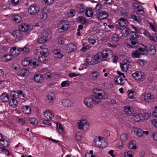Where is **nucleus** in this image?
Segmentation results:
<instances>
[{
    "label": "nucleus",
    "mask_w": 157,
    "mask_h": 157,
    "mask_svg": "<svg viewBox=\"0 0 157 157\" xmlns=\"http://www.w3.org/2000/svg\"><path fill=\"white\" fill-rule=\"evenodd\" d=\"M93 95L85 98L83 101L85 105L88 108H91L93 105H97L101 101L107 99L108 94L103 90L98 89L93 90Z\"/></svg>",
    "instance_id": "obj_1"
},
{
    "label": "nucleus",
    "mask_w": 157,
    "mask_h": 157,
    "mask_svg": "<svg viewBox=\"0 0 157 157\" xmlns=\"http://www.w3.org/2000/svg\"><path fill=\"white\" fill-rule=\"evenodd\" d=\"M132 27L136 32H132L131 37L127 40V45L131 47L134 48L137 45L138 42L136 39L139 37V35L137 34V33H142L140 32L141 29H138L133 25H132Z\"/></svg>",
    "instance_id": "obj_2"
},
{
    "label": "nucleus",
    "mask_w": 157,
    "mask_h": 157,
    "mask_svg": "<svg viewBox=\"0 0 157 157\" xmlns=\"http://www.w3.org/2000/svg\"><path fill=\"white\" fill-rule=\"evenodd\" d=\"M110 51L103 50L98 52L95 56V59H96L97 63H99L101 61H107L109 59V56Z\"/></svg>",
    "instance_id": "obj_3"
},
{
    "label": "nucleus",
    "mask_w": 157,
    "mask_h": 157,
    "mask_svg": "<svg viewBox=\"0 0 157 157\" xmlns=\"http://www.w3.org/2000/svg\"><path fill=\"white\" fill-rule=\"evenodd\" d=\"M42 50L40 51V54L38 56V58L40 62H44L46 61V58L49 55V52L46 47L43 45L40 46Z\"/></svg>",
    "instance_id": "obj_4"
},
{
    "label": "nucleus",
    "mask_w": 157,
    "mask_h": 157,
    "mask_svg": "<svg viewBox=\"0 0 157 157\" xmlns=\"http://www.w3.org/2000/svg\"><path fill=\"white\" fill-rule=\"evenodd\" d=\"M22 64L25 67L30 66L34 68L38 67L40 66L39 63L36 59H31L29 58L25 59L22 61Z\"/></svg>",
    "instance_id": "obj_5"
},
{
    "label": "nucleus",
    "mask_w": 157,
    "mask_h": 157,
    "mask_svg": "<svg viewBox=\"0 0 157 157\" xmlns=\"http://www.w3.org/2000/svg\"><path fill=\"white\" fill-rule=\"evenodd\" d=\"M94 143L96 146L101 148H105L107 145L104 139L101 136L95 137L94 140Z\"/></svg>",
    "instance_id": "obj_6"
},
{
    "label": "nucleus",
    "mask_w": 157,
    "mask_h": 157,
    "mask_svg": "<svg viewBox=\"0 0 157 157\" xmlns=\"http://www.w3.org/2000/svg\"><path fill=\"white\" fill-rule=\"evenodd\" d=\"M69 27V23L66 20H62L60 21L57 26L58 30L60 32L66 31Z\"/></svg>",
    "instance_id": "obj_7"
},
{
    "label": "nucleus",
    "mask_w": 157,
    "mask_h": 157,
    "mask_svg": "<svg viewBox=\"0 0 157 157\" xmlns=\"http://www.w3.org/2000/svg\"><path fill=\"white\" fill-rule=\"evenodd\" d=\"M78 128L82 130H86L89 126L88 121L86 119H82L78 121Z\"/></svg>",
    "instance_id": "obj_8"
},
{
    "label": "nucleus",
    "mask_w": 157,
    "mask_h": 157,
    "mask_svg": "<svg viewBox=\"0 0 157 157\" xmlns=\"http://www.w3.org/2000/svg\"><path fill=\"white\" fill-rule=\"evenodd\" d=\"M145 73L141 71H136L132 74L133 78L137 81L142 82L145 79Z\"/></svg>",
    "instance_id": "obj_9"
},
{
    "label": "nucleus",
    "mask_w": 157,
    "mask_h": 157,
    "mask_svg": "<svg viewBox=\"0 0 157 157\" xmlns=\"http://www.w3.org/2000/svg\"><path fill=\"white\" fill-rule=\"evenodd\" d=\"M128 24V21L125 18L121 17L118 20V24L115 25V26L117 29L121 30L122 27L127 25Z\"/></svg>",
    "instance_id": "obj_10"
},
{
    "label": "nucleus",
    "mask_w": 157,
    "mask_h": 157,
    "mask_svg": "<svg viewBox=\"0 0 157 157\" xmlns=\"http://www.w3.org/2000/svg\"><path fill=\"white\" fill-rule=\"evenodd\" d=\"M141 31L142 33H143V34L145 36L149 38L151 40L155 41H157V35L155 34H153L151 36L148 32L144 29H141Z\"/></svg>",
    "instance_id": "obj_11"
},
{
    "label": "nucleus",
    "mask_w": 157,
    "mask_h": 157,
    "mask_svg": "<svg viewBox=\"0 0 157 157\" xmlns=\"http://www.w3.org/2000/svg\"><path fill=\"white\" fill-rule=\"evenodd\" d=\"M40 11L39 7L35 5L31 6L28 10V13L29 14L32 15L37 14Z\"/></svg>",
    "instance_id": "obj_12"
},
{
    "label": "nucleus",
    "mask_w": 157,
    "mask_h": 157,
    "mask_svg": "<svg viewBox=\"0 0 157 157\" xmlns=\"http://www.w3.org/2000/svg\"><path fill=\"white\" fill-rule=\"evenodd\" d=\"M130 62L127 59H124L121 63H120L121 70L124 71H127L129 66Z\"/></svg>",
    "instance_id": "obj_13"
},
{
    "label": "nucleus",
    "mask_w": 157,
    "mask_h": 157,
    "mask_svg": "<svg viewBox=\"0 0 157 157\" xmlns=\"http://www.w3.org/2000/svg\"><path fill=\"white\" fill-rule=\"evenodd\" d=\"M77 48V46L75 44L71 43L66 45L65 50L67 52L70 53L76 51Z\"/></svg>",
    "instance_id": "obj_14"
},
{
    "label": "nucleus",
    "mask_w": 157,
    "mask_h": 157,
    "mask_svg": "<svg viewBox=\"0 0 157 157\" xmlns=\"http://www.w3.org/2000/svg\"><path fill=\"white\" fill-rule=\"evenodd\" d=\"M32 26L27 24H22L19 27V29L21 31L29 32L31 31L32 29Z\"/></svg>",
    "instance_id": "obj_15"
},
{
    "label": "nucleus",
    "mask_w": 157,
    "mask_h": 157,
    "mask_svg": "<svg viewBox=\"0 0 157 157\" xmlns=\"http://www.w3.org/2000/svg\"><path fill=\"white\" fill-rule=\"evenodd\" d=\"M48 36V33L46 31H44L42 36L38 40V42L41 44L45 43L47 41Z\"/></svg>",
    "instance_id": "obj_16"
},
{
    "label": "nucleus",
    "mask_w": 157,
    "mask_h": 157,
    "mask_svg": "<svg viewBox=\"0 0 157 157\" xmlns=\"http://www.w3.org/2000/svg\"><path fill=\"white\" fill-rule=\"evenodd\" d=\"M124 112L127 116H132L134 113V109L128 105L124 106L123 108Z\"/></svg>",
    "instance_id": "obj_17"
},
{
    "label": "nucleus",
    "mask_w": 157,
    "mask_h": 157,
    "mask_svg": "<svg viewBox=\"0 0 157 157\" xmlns=\"http://www.w3.org/2000/svg\"><path fill=\"white\" fill-rule=\"evenodd\" d=\"M10 53L12 56H17L20 53V48L17 47H12L10 50Z\"/></svg>",
    "instance_id": "obj_18"
},
{
    "label": "nucleus",
    "mask_w": 157,
    "mask_h": 157,
    "mask_svg": "<svg viewBox=\"0 0 157 157\" xmlns=\"http://www.w3.org/2000/svg\"><path fill=\"white\" fill-rule=\"evenodd\" d=\"M142 98L146 102H151L154 99L153 96L148 93L143 94Z\"/></svg>",
    "instance_id": "obj_19"
},
{
    "label": "nucleus",
    "mask_w": 157,
    "mask_h": 157,
    "mask_svg": "<svg viewBox=\"0 0 157 157\" xmlns=\"http://www.w3.org/2000/svg\"><path fill=\"white\" fill-rule=\"evenodd\" d=\"M53 55L54 58L58 59H61L63 56L62 51L58 49L54 50Z\"/></svg>",
    "instance_id": "obj_20"
},
{
    "label": "nucleus",
    "mask_w": 157,
    "mask_h": 157,
    "mask_svg": "<svg viewBox=\"0 0 157 157\" xmlns=\"http://www.w3.org/2000/svg\"><path fill=\"white\" fill-rule=\"evenodd\" d=\"M86 60L87 63L89 65L96 64L98 63L96 59H95V56H88L86 58Z\"/></svg>",
    "instance_id": "obj_21"
},
{
    "label": "nucleus",
    "mask_w": 157,
    "mask_h": 157,
    "mask_svg": "<svg viewBox=\"0 0 157 157\" xmlns=\"http://www.w3.org/2000/svg\"><path fill=\"white\" fill-rule=\"evenodd\" d=\"M142 117V114L139 113H136L134 114L133 116V119L135 122H140L143 121Z\"/></svg>",
    "instance_id": "obj_22"
},
{
    "label": "nucleus",
    "mask_w": 157,
    "mask_h": 157,
    "mask_svg": "<svg viewBox=\"0 0 157 157\" xmlns=\"http://www.w3.org/2000/svg\"><path fill=\"white\" fill-rule=\"evenodd\" d=\"M0 144L4 147H8L10 144V141L7 139L2 137L1 134V138L0 139Z\"/></svg>",
    "instance_id": "obj_23"
},
{
    "label": "nucleus",
    "mask_w": 157,
    "mask_h": 157,
    "mask_svg": "<svg viewBox=\"0 0 157 157\" xmlns=\"http://www.w3.org/2000/svg\"><path fill=\"white\" fill-rule=\"evenodd\" d=\"M44 117L48 119L52 120L54 116V113L50 110H46L44 112Z\"/></svg>",
    "instance_id": "obj_24"
},
{
    "label": "nucleus",
    "mask_w": 157,
    "mask_h": 157,
    "mask_svg": "<svg viewBox=\"0 0 157 157\" xmlns=\"http://www.w3.org/2000/svg\"><path fill=\"white\" fill-rule=\"evenodd\" d=\"M76 10L77 12L80 13H82L86 10V7L82 4H78L75 6Z\"/></svg>",
    "instance_id": "obj_25"
},
{
    "label": "nucleus",
    "mask_w": 157,
    "mask_h": 157,
    "mask_svg": "<svg viewBox=\"0 0 157 157\" xmlns=\"http://www.w3.org/2000/svg\"><path fill=\"white\" fill-rule=\"evenodd\" d=\"M47 98L46 101L47 103L52 102L55 99V96L54 93L53 92L49 93L47 95Z\"/></svg>",
    "instance_id": "obj_26"
},
{
    "label": "nucleus",
    "mask_w": 157,
    "mask_h": 157,
    "mask_svg": "<svg viewBox=\"0 0 157 157\" xmlns=\"http://www.w3.org/2000/svg\"><path fill=\"white\" fill-rule=\"evenodd\" d=\"M98 19L103 20L109 17V13L105 11L100 12L98 15Z\"/></svg>",
    "instance_id": "obj_27"
},
{
    "label": "nucleus",
    "mask_w": 157,
    "mask_h": 157,
    "mask_svg": "<svg viewBox=\"0 0 157 157\" xmlns=\"http://www.w3.org/2000/svg\"><path fill=\"white\" fill-rule=\"evenodd\" d=\"M29 73V71L27 69H19L17 70V74L19 75L24 76L27 75Z\"/></svg>",
    "instance_id": "obj_28"
},
{
    "label": "nucleus",
    "mask_w": 157,
    "mask_h": 157,
    "mask_svg": "<svg viewBox=\"0 0 157 157\" xmlns=\"http://www.w3.org/2000/svg\"><path fill=\"white\" fill-rule=\"evenodd\" d=\"M114 81L116 85H121L124 83V79L122 78L121 77H117L115 78Z\"/></svg>",
    "instance_id": "obj_29"
},
{
    "label": "nucleus",
    "mask_w": 157,
    "mask_h": 157,
    "mask_svg": "<svg viewBox=\"0 0 157 157\" xmlns=\"http://www.w3.org/2000/svg\"><path fill=\"white\" fill-rule=\"evenodd\" d=\"M133 131L134 134L139 138L143 137L142 134V130L140 128L135 127L133 128Z\"/></svg>",
    "instance_id": "obj_30"
},
{
    "label": "nucleus",
    "mask_w": 157,
    "mask_h": 157,
    "mask_svg": "<svg viewBox=\"0 0 157 157\" xmlns=\"http://www.w3.org/2000/svg\"><path fill=\"white\" fill-rule=\"evenodd\" d=\"M12 56L11 54H5L2 56L1 59L4 62H8L12 59Z\"/></svg>",
    "instance_id": "obj_31"
},
{
    "label": "nucleus",
    "mask_w": 157,
    "mask_h": 157,
    "mask_svg": "<svg viewBox=\"0 0 157 157\" xmlns=\"http://www.w3.org/2000/svg\"><path fill=\"white\" fill-rule=\"evenodd\" d=\"M99 73L97 71H91L90 74V77L91 79L95 80L99 75Z\"/></svg>",
    "instance_id": "obj_32"
},
{
    "label": "nucleus",
    "mask_w": 157,
    "mask_h": 157,
    "mask_svg": "<svg viewBox=\"0 0 157 157\" xmlns=\"http://www.w3.org/2000/svg\"><path fill=\"white\" fill-rule=\"evenodd\" d=\"M12 35L16 38H19L22 36V32L19 29V30L13 31L12 33Z\"/></svg>",
    "instance_id": "obj_33"
},
{
    "label": "nucleus",
    "mask_w": 157,
    "mask_h": 157,
    "mask_svg": "<svg viewBox=\"0 0 157 157\" xmlns=\"http://www.w3.org/2000/svg\"><path fill=\"white\" fill-rule=\"evenodd\" d=\"M33 79L36 82H41L43 80V77L41 75L36 74L34 75Z\"/></svg>",
    "instance_id": "obj_34"
},
{
    "label": "nucleus",
    "mask_w": 157,
    "mask_h": 157,
    "mask_svg": "<svg viewBox=\"0 0 157 157\" xmlns=\"http://www.w3.org/2000/svg\"><path fill=\"white\" fill-rule=\"evenodd\" d=\"M0 99L2 102H6L9 100V98L6 93H4L0 96Z\"/></svg>",
    "instance_id": "obj_35"
},
{
    "label": "nucleus",
    "mask_w": 157,
    "mask_h": 157,
    "mask_svg": "<svg viewBox=\"0 0 157 157\" xmlns=\"http://www.w3.org/2000/svg\"><path fill=\"white\" fill-rule=\"evenodd\" d=\"M12 19L17 23L20 22L22 20L21 17L19 15H13L12 17Z\"/></svg>",
    "instance_id": "obj_36"
},
{
    "label": "nucleus",
    "mask_w": 157,
    "mask_h": 157,
    "mask_svg": "<svg viewBox=\"0 0 157 157\" xmlns=\"http://www.w3.org/2000/svg\"><path fill=\"white\" fill-rule=\"evenodd\" d=\"M31 108L28 106H25L21 108V110L25 114H28L31 111Z\"/></svg>",
    "instance_id": "obj_37"
},
{
    "label": "nucleus",
    "mask_w": 157,
    "mask_h": 157,
    "mask_svg": "<svg viewBox=\"0 0 157 157\" xmlns=\"http://www.w3.org/2000/svg\"><path fill=\"white\" fill-rule=\"evenodd\" d=\"M9 105L12 108H15L18 105L17 100L14 99H11L9 101Z\"/></svg>",
    "instance_id": "obj_38"
},
{
    "label": "nucleus",
    "mask_w": 157,
    "mask_h": 157,
    "mask_svg": "<svg viewBox=\"0 0 157 157\" xmlns=\"http://www.w3.org/2000/svg\"><path fill=\"white\" fill-rule=\"evenodd\" d=\"M136 143L135 141L129 142L128 144V147L131 149L135 150L136 149Z\"/></svg>",
    "instance_id": "obj_39"
},
{
    "label": "nucleus",
    "mask_w": 157,
    "mask_h": 157,
    "mask_svg": "<svg viewBox=\"0 0 157 157\" xmlns=\"http://www.w3.org/2000/svg\"><path fill=\"white\" fill-rule=\"evenodd\" d=\"M62 105L65 107H68L71 106V102L68 99H63L62 102Z\"/></svg>",
    "instance_id": "obj_40"
},
{
    "label": "nucleus",
    "mask_w": 157,
    "mask_h": 157,
    "mask_svg": "<svg viewBox=\"0 0 157 157\" xmlns=\"http://www.w3.org/2000/svg\"><path fill=\"white\" fill-rule=\"evenodd\" d=\"M147 47L144 45H142L141 47L139 48L138 51L140 55H143L147 52Z\"/></svg>",
    "instance_id": "obj_41"
},
{
    "label": "nucleus",
    "mask_w": 157,
    "mask_h": 157,
    "mask_svg": "<svg viewBox=\"0 0 157 157\" xmlns=\"http://www.w3.org/2000/svg\"><path fill=\"white\" fill-rule=\"evenodd\" d=\"M86 16L88 17H91L93 16V12L92 9L90 8H87L86 9Z\"/></svg>",
    "instance_id": "obj_42"
},
{
    "label": "nucleus",
    "mask_w": 157,
    "mask_h": 157,
    "mask_svg": "<svg viewBox=\"0 0 157 157\" xmlns=\"http://www.w3.org/2000/svg\"><path fill=\"white\" fill-rule=\"evenodd\" d=\"M132 56L133 58H139L140 56V54L138 50H136L132 52Z\"/></svg>",
    "instance_id": "obj_43"
},
{
    "label": "nucleus",
    "mask_w": 157,
    "mask_h": 157,
    "mask_svg": "<svg viewBox=\"0 0 157 157\" xmlns=\"http://www.w3.org/2000/svg\"><path fill=\"white\" fill-rule=\"evenodd\" d=\"M29 121L31 124L35 126L37 125L38 123L37 120L35 118H29Z\"/></svg>",
    "instance_id": "obj_44"
},
{
    "label": "nucleus",
    "mask_w": 157,
    "mask_h": 157,
    "mask_svg": "<svg viewBox=\"0 0 157 157\" xmlns=\"http://www.w3.org/2000/svg\"><path fill=\"white\" fill-rule=\"evenodd\" d=\"M20 52H21L23 53L26 54L29 52V49L27 46H25L22 48H20Z\"/></svg>",
    "instance_id": "obj_45"
},
{
    "label": "nucleus",
    "mask_w": 157,
    "mask_h": 157,
    "mask_svg": "<svg viewBox=\"0 0 157 157\" xmlns=\"http://www.w3.org/2000/svg\"><path fill=\"white\" fill-rule=\"evenodd\" d=\"M129 29L127 27H125L122 29L121 33L124 36H126L128 35L129 33Z\"/></svg>",
    "instance_id": "obj_46"
},
{
    "label": "nucleus",
    "mask_w": 157,
    "mask_h": 157,
    "mask_svg": "<svg viewBox=\"0 0 157 157\" xmlns=\"http://www.w3.org/2000/svg\"><path fill=\"white\" fill-rule=\"evenodd\" d=\"M151 116V114L148 113H145L142 114V118H143V121L144 120H147Z\"/></svg>",
    "instance_id": "obj_47"
},
{
    "label": "nucleus",
    "mask_w": 157,
    "mask_h": 157,
    "mask_svg": "<svg viewBox=\"0 0 157 157\" xmlns=\"http://www.w3.org/2000/svg\"><path fill=\"white\" fill-rule=\"evenodd\" d=\"M121 140L123 142H125L128 140V136L125 133H122L121 135Z\"/></svg>",
    "instance_id": "obj_48"
},
{
    "label": "nucleus",
    "mask_w": 157,
    "mask_h": 157,
    "mask_svg": "<svg viewBox=\"0 0 157 157\" xmlns=\"http://www.w3.org/2000/svg\"><path fill=\"white\" fill-rule=\"evenodd\" d=\"M56 125L59 131V134L62 133L63 132V129L62 125L59 122H57L56 124Z\"/></svg>",
    "instance_id": "obj_49"
},
{
    "label": "nucleus",
    "mask_w": 157,
    "mask_h": 157,
    "mask_svg": "<svg viewBox=\"0 0 157 157\" xmlns=\"http://www.w3.org/2000/svg\"><path fill=\"white\" fill-rule=\"evenodd\" d=\"M136 14H137V13L136 12H133L131 15L132 17L133 20L139 23L140 22V20L137 17Z\"/></svg>",
    "instance_id": "obj_50"
},
{
    "label": "nucleus",
    "mask_w": 157,
    "mask_h": 157,
    "mask_svg": "<svg viewBox=\"0 0 157 157\" xmlns=\"http://www.w3.org/2000/svg\"><path fill=\"white\" fill-rule=\"evenodd\" d=\"M133 152L131 151H128L124 153V157H133Z\"/></svg>",
    "instance_id": "obj_51"
},
{
    "label": "nucleus",
    "mask_w": 157,
    "mask_h": 157,
    "mask_svg": "<svg viewBox=\"0 0 157 157\" xmlns=\"http://www.w3.org/2000/svg\"><path fill=\"white\" fill-rule=\"evenodd\" d=\"M50 8L49 7H44L43 8L41 11L43 13L47 14V13L50 12Z\"/></svg>",
    "instance_id": "obj_52"
},
{
    "label": "nucleus",
    "mask_w": 157,
    "mask_h": 157,
    "mask_svg": "<svg viewBox=\"0 0 157 157\" xmlns=\"http://www.w3.org/2000/svg\"><path fill=\"white\" fill-rule=\"evenodd\" d=\"M10 95L11 97L13 98H17L18 97L17 92L15 91H11L10 92Z\"/></svg>",
    "instance_id": "obj_53"
},
{
    "label": "nucleus",
    "mask_w": 157,
    "mask_h": 157,
    "mask_svg": "<svg viewBox=\"0 0 157 157\" xmlns=\"http://www.w3.org/2000/svg\"><path fill=\"white\" fill-rule=\"evenodd\" d=\"M149 51H150V54L151 55L154 54L156 52L154 46L150 45L149 46Z\"/></svg>",
    "instance_id": "obj_54"
},
{
    "label": "nucleus",
    "mask_w": 157,
    "mask_h": 157,
    "mask_svg": "<svg viewBox=\"0 0 157 157\" xmlns=\"http://www.w3.org/2000/svg\"><path fill=\"white\" fill-rule=\"evenodd\" d=\"M78 21L80 22L82 24H85L87 22L86 19L82 16H80L79 17Z\"/></svg>",
    "instance_id": "obj_55"
},
{
    "label": "nucleus",
    "mask_w": 157,
    "mask_h": 157,
    "mask_svg": "<svg viewBox=\"0 0 157 157\" xmlns=\"http://www.w3.org/2000/svg\"><path fill=\"white\" fill-rule=\"evenodd\" d=\"M119 39V37L117 34L116 33L113 34L112 36V39L113 41H118Z\"/></svg>",
    "instance_id": "obj_56"
},
{
    "label": "nucleus",
    "mask_w": 157,
    "mask_h": 157,
    "mask_svg": "<svg viewBox=\"0 0 157 157\" xmlns=\"http://www.w3.org/2000/svg\"><path fill=\"white\" fill-rule=\"evenodd\" d=\"M90 48V47L88 45H87L85 46L84 44V46H83L82 48H81V51L83 52H86L88 50H89Z\"/></svg>",
    "instance_id": "obj_57"
},
{
    "label": "nucleus",
    "mask_w": 157,
    "mask_h": 157,
    "mask_svg": "<svg viewBox=\"0 0 157 157\" xmlns=\"http://www.w3.org/2000/svg\"><path fill=\"white\" fill-rule=\"evenodd\" d=\"M69 82L68 81H65L62 82L61 83V86L63 87L68 86L69 85Z\"/></svg>",
    "instance_id": "obj_58"
},
{
    "label": "nucleus",
    "mask_w": 157,
    "mask_h": 157,
    "mask_svg": "<svg viewBox=\"0 0 157 157\" xmlns=\"http://www.w3.org/2000/svg\"><path fill=\"white\" fill-rule=\"evenodd\" d=\"M75 138L77 140L80 141L82 140V134L79 132H77L75 135Z\"/></svg>",
    "instance_id": "obj_59"
},
{
    "label": "nucleus",
    "mask_w": 157,
    "mask_h": 157,
    "mask_svg": "<svg viewBox=\"0 0 157 157\" xmlns=\"http://www.w3.org/2000/svg\"><path fill=\"white\" fill-rule=\"evenodd\" d=\"M128 96L129 98L130 99H133L134 98L133 95V92L132 90H129L128 91Z\"/></svg>",
    "instance_id": "obj_60"
},
{
    "label": "nucleus",
    "mask_w": 157,
    "mask_h": 157,
    "mask_svg": "<svg viewBox=\"0 0 157 157\" xmlns=\"http://www.w3.org/2000/svg\"><path fill=\"white\" fill-rule=\"evenodd\" d=\"M137 11L140 13V14L143 15L144 13V8L143 7L141 6H137Z\"/></svg>",
    "instance_id": "obj_61"
},
{
    "label": "nucleus",
    "mask_w": 157,
    "mask_h": 157,
    "mask_svg": "<svg viewBox=\"0 0 157 157\" xmlns=\"http://www.w3.org/2000/svg\"><path fill=\"white\" fill-rule=\"evenodd\" d=\"M9 48V47L8 46L5 45H2L0 47V49L4 52L7 51Z\"/></svg>",
    "instance_id": "obj_62"
},
{
    "label": "nucleus",
    "mask_w": 157,
    "mask_h": 157,
    "mask_svg": "<svg viewBox=\"0 0 157 157\" xmlns=\"http://www.w3.org/2000/svg\"><path fill=\"white\" fill-rule=\"evenodd\" d=\"M149 24L151 30L154 32H155L156 31V29L155 28V26H156L155 25V23H154V24L153 25L150 22Z\"/></svg>",
    "instance_id": "obj_63"
},
{
    "label": "nucleus",
    "mask_w": 157,
    "mask_h": 157,
    "mask_svg": "<svg viewBox=\"0 0 157 157\" xmlns=\"http://www.w3.org/2000/svg\"><path fill=\"white\" fill-rule=\"evenodd\" d=\"M48 18V15L47 14L43 13L40 17V19L43 21H44Z\"/></svg>",
    "instance_id": "obj_64"
}]
</instances>
